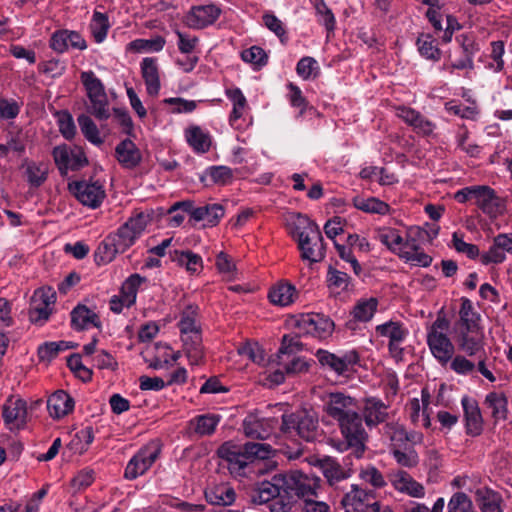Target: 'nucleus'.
I'll return each instance as SVG.
<instances>
[{
  "instance_id": "f257e3e1",
  "label": "nucleus",
  "mask_w": 512,
  "mask_h": 512,
  "mask_svg": "<svg viewBox=\"0 0 512 512\" xmlns=\"http://www.w3.org/2000/svg\"><path fill=\"white\" fill-rule=\"evenodd\" d=\"M320 483L319 477L300 470L277 473L259 483L252 501L267 504L270 512H290L297 498L318 497Z\"/></svg>"
},
{
  "instance_id": "f03ea898",
  "label": "nucleus",
  "mask_w": 512,
  "mask_h": 512,
  "mask_svg": "<svg viewBox=\"0 0 512 512\" xmlns=\"http://www.w3.org/2000/svg\"><path fill=\"white\" fill-rule=\"evenodd\" d=\"M337 425L342 436V440L338 442L337 448L342 452L350 450V453L344 459L345 464H348L347 460L351 456L356 459L362 458L366 450L368 434L364 428L361 414L357 412L337 423Z\"/></svg>"
},
{
  "instance_id": "7ed1b4c3",
  "label": "nucleus",
  "mask_w": 512,
  "mask_h": 512,
  "mask_svg": "<svg viewBox=\"0 0 512 512\" xmlns=\"http://www.w3.org/2000/svg\"><path fill=\"white\" fill-rule=\"evenodd\" d=\"M318 427V417L313 411L302 409L282 415L281 431L290 436H298L307 442L317 438Z\"/></svg>"
},
{
  "instance_id": "20e7f679",
  "label": "nucleus",
  "mask_w": 512,
  "mask_h": 512,
  "mask_svg": "<svg viewBox=\"0 0 512 512\" xmlns=\"http://www.w3.org/2000/svg\"><path fill=\"white\" fill-rule=\"evenodd\" d=\"M449 326V320L439 314L427 331V344L429 349L432 355L442 365L450 362L455 351L452 341L446 334Z\"/></svg>"
},
{
  "instance_id": "39448f33",
  "label": "nucleus",
  "mask_w": 512,
  "mask_h": 512,
  "mask_svg": "<svg viewBox=\"0 0 512 512\" xmlns=\"http://www.w3.org/2000/svg\"><path fill=\"white\" fill-rule=\"evenodd\" d=\"M80 79L91 103L88 112L98 120H107L110 117L109 101L102 81L91 70L81 72Z\"/></svg>"
},
{
  "instance_id": "423d86ee",
  "label": "nucleus",
  "mask_w": 512,
  "mask_h": 512,
  "mask_svg": "<svg viewBox=\"0 0 512 512\" xmlns=\"http://www.w3.org/2000/svg\"><path fill=\"white\" fill-rule=\"evenodd\" d=\"M149 222V215L143 212L130 217L115 233L109 234L118 249L124 253L142 235Z\"/></svg>"
},
{
  "instance_id": "0eeeda50",
  "label": "nucleus",
  "mask_w": 512,
  "mask_h": 512,
  "mask_svg": "<svg viewBox=\"0 0 512 512\" xmlns=\"http://www.w3.org/2000/svg\"><path fill=\"white\" fill-rule=\"evenodd\" d=\"M315 357L323 369L334 372L338 376H347L360 361L359 353L356 350L346 351L338 355L324 349H318Z\"/></svg>"
},
{
  "instance_id": "6e6552de",
  "label": "nucleus",
  "mask_w": 512,
  "mask_h": 512,
  "mask_svg": "<svg viewBox=\"0 0 512 512\" xmlns=\"http://www.w3.org/2000/svg\"><path fill=\"white\" fill-rule=\"evenodd\" d=\"M52 156L61 176H66L69 171H78L88 164L86 154L80 147L59 145L53 148Z\"/></svg>"
},
{
  "instance_id": "1a4fd4ad",
  "label": "nucleus",
  "mask_w": 512,
  "mask_h": 512,
  "mask_svg": "<svg viewBox=\"0 0 512 512\" xmlns=\"http://www.w3.org/2000/svg\"><path fill=\"white\" fill-rule=\"evenodd\" d=\"M324 411L336 423L358 412L355 398L342 392L329 393L324 399Z\"/></svg>"
},
{
  "instance_id": "9d476101",
  "label": "nucleus",
  "mask_w": 512,
  "mask_h": 512,
  "mask_svg": "<svg viewBox=\"0 0 512 512\" xmlns=\"http://www.w3.org/2000/svg\"><path fill=\"white\" fill-rule=\"evenodd\" d=\"M334 326V322L328 316L321 313L302 314L296 320V327L299 333L311 335L319 339L329 337L334 330Z\"/></svg>"
},
{
  "instance_id": "9b49d317",
  "label": "nucleus",
  "mask_w": 512,
  "mask_h": 512,
  "mask_svg": "<svg viewBox=\"0 0 512 512\" xmlns=\"http://www.w3.org/2000/svg\"><path fill=\"white\" fill-rule=\"evenodd\" d=\"M341 503L346 512H377L379 509L375 492L357 485H351V490L344 495Z\"/></svg>"
},
{
  "instance_id": "f8f14e48",
  "label": "nucleus",
  "mask_w": 512,
  "mask_h": 512,
  "mask_svg": "<svg viewBox=\"0 0 512 512\" xmlns=\"http://www.w3.org/2000/svg\"><path fill=\"white\" fill-rule=\"evenodd\" d=\"M68 190L84 206L95 209L101 205L106 194L99 182L73 181Z\"/></svg>"
},
{
  "instance_id": "ddd939ff",
  "label": "nucleus",
  "mask_w": 512,
  "mask_h": 512,
  "mask_svg": "<svg viewBox=\"0 0 512 512\" xmlns=\"http://www.w3.org/2000/svg\"><path fill=\"white\" fill-rule=\"evenodd\" d=\"M55 301L56 293L52 288L37 289L30 303L29 318L31 322L40 325L46 322L52 312L51 306Z\"/></svg>"
},
{
  "instance_id": "4468645a",
  "label": "nucleus",
  "mask_w": 512,
  "mask_h": 512,
  "mask_svg": "<svg viewBox=\"0 0 512 512\" xmlns=\"http://www.w3.org/2000/svg\"><path fill=\"white\" fill-rule=\"evenodd\" d=\"M160 454V449L156 446H146L140 449L128 462L124 477L128 480H134L143 475L154 464Z\"/></svg>"
},
{
  "instance_id": "2eb2a0df",
  "label": "nucleus",
  "mask_w": 512,
  "mask_h": 512,
  "mask_svg": "<svg viewBox=\"0 0 512 512\" xmlns=\"http://www.w3.org/2000/svg\"><path fill=\"white\" fill-rule=\"evenodd\" d=\"M459 350L470 357H482L484 348V333L482 328L452 331Z\"/></svg>"
},
{
  "instance_id": "dca6fc26",
  "label": "nucleus",
  "mask_w": 512,
  "mask_h": 512,
  "mask_svg": "<svg viewBox=\"0 0 512 512\" xmlns=\"http://www.w3.org/2000/svg\"><path fill=\"white\" fill-rule=\"evenodd\" d=\"M475 204L491 220L497 219L506 211V200L487 185L480 186Z\"/></svg>"
},
{
  "instance_id": "f3484780",
  "label": "nucleus",
  "mask_w": 512,
  "mask_h": 512,
  "mask_svg": "<svg viewBox=\"0 0 512 512\" xmlns=\"http://www.w3.org/2000/svg\"><path fill=\"white\" fill-rule=\"evenodd\" d=\"M2 418L10 431L23 429L27 420V403L25 400L9 397L2 406Z\"/></svg>"
},
{
  "instance_id": "a211bd4d",
  "label": "nucleus",
  "mask_w": 512,
  "mask_h": 512,
  "mask_svg": "<svg viewBox=\"0 0 512 512\" xmlns=\"http://www.w3.org/2000/svg\"><path fill=\"white\" fill-rule=\"evenodd\" d=\"M376 333L382 337L389 338L388 350L390 354L397 358L401 357L403 348L400 346L408 335V330L401 322L387 321L376 326Z\"/></svg>"
},
{
  "instance_id": "6ab92c4d",
  "label": "nucleus",
  "mask_w": 512,
  "mask_h": 512,
  "mask_svg": "<svg viewBox=\"0 0 512 512\" xmlns=\"http://www.w3.org/2000/svg\"><path fill=\"white\" fill-rule=\"evenodd\" d=\"M221 9L214 5L193 6L185 16V22L188 27L193 29L206 28L219 18Z\"/></svg>"
},
{
  "instance_id": "aec40b11",
  "label": "nucleus",
  "mask_w": 512,
  "mask_h": 512,
  "mask_svg": "<svg viewBox=\"0 0 512 512\" xmlns=\"http://www.w3.org/2000/svg\"><path fill=\"white\" fill-rule=\"evenodd\" d=\"M389 406L380 398L366 397L363 399L362 418L369 429L385 423L389 418Z\"/></svg>"
},
{
  "instance_id": "412c9836",
  "label": "nucleus",
  "mask_w": 512,
  "mask_h": 512,
  "mask_svg": "<svg viewBox=\"0 0 512 512\" xmlns=\"http://www.w3.org/2000/svg\"><path fill=\"white\" fill-rule=\"evenodd\" d=\"M312 233L306 231L298 232V248L301 251V258L310 262H319L325 257V246L321 231L319 239L311 237Z\"/></svg>"
},
{
  "instance_id": "4be33fe9",
  "label": "nucleus",
  "mask_w": 512,
  "mask_h": 512,
  "mask_svg": "<svg viewBox=\"0 0 512 512\" xmlns=\"http://www.w3.org/2000/svg\"><path fill=\"white\" fill-rule=\"evenodd\" d=\"M461 404L464 412L466 434L472 437L479 436L483 431V418L478 402L469 396H463Z\"/></svg>"
},
{
  "instance_id": "5701e85b",
  "label": "nucleus",
  "mask_w": 512,
  "mask_h": 512,
  "mask_svg": "<svg viewBox=\"0 0 512 512\" xmlns=\"http://www.w3.org/2000/svg\"><path fill=\"white\" fill-rule=\"evenodd\" d=\"M396 115L413 128L420 135L429 136L432 134L435 124L424 117L420 112L406 106H399Z\"/></svg>"
},
{
  "instance_id": "b1692460",
  "label": "nucleus",
  "mask_w": 512,
  "mask_h": 512,
  "mask_svg": "<svg viewBox=\"0 0 512 512\" xmlns=\"http://www.w3.org/2000/svg\"><path fill=\"white\" fill-rule=\"evenodd\" d=\"M462 49V58L451 64V69H474L473 58L480 51V45L471 34H461L456 37Z\"/></svg>"
},
{
  "instance_id": "393cba45",
  "label": "nucleus",
  "mask_w": 512,
  "mask_h": 512,
  "mask_svg": "<svg viewBox=\"0 0 512 512\" xmlns=\"http://www.w3.org/2000/svg\"><path fill=\"white\" fill-rule=\"evenodd\" d=\"M217 455L228 462V469L231 473L244 474L245 456H243L241 445L227 441L218 448Z\"/></svg>"
},
{
  "instance_id": "a878e982",
  "label": "nucleus",
  "mask_w": 512,
  "mask_h": 512,
  "mask_svg": "<svg viewBox=\"0 0 512 512\" xmlns=\"http://www.w3.org/2000/svg\"><path fill=\"white\" fill-rule=\"evenodd\" d=\"M390 481L397 491L406 493L411 497L422 498L425 495L423 485L415 481L406 471L398 470L391 473Z\"/></svg>"
},
{
  "instance_id": "bb28decb",
  "label": "nucleus",
  "mask_w": 512,
  "mask_h": 512,
  "mask_svg": "<svg viewBox=\"0 0 512 512\" xmlns=\"http://www.w3.org/2000/svg\"><path fill=\"white\" fill-rule=\"evenodd\" d=\"M141 75L144 79L147 93L150 96H157L159 94L161 83L159 75V67L157 58L145 57L141 61Z\"/></svg>"
},
{
  "instance_id": "cd10ccee",
  "label": "nucleus",
  "mask_w": 512,
  "mask_h": 512,
  "mask_svg": "<svg viewBox=\"0 0 512 512\" xmlns=\"http://www.w3.org/2000/svg\"><path fill=\"white\" fill-rule=\"evenodd\" d=\"M115 157L120 165L126 169L137 167L142 160L139 148L130 139H124L116 146Z\"/></svg>"
},
{
  "instance_id": "c85d7f7f",
  "label": "nucleus",
  "mask_w": 512,
  "mask_h": 512,
  "mask_svg": "<svg viewBox=\"0 0 512 512\" xmlns=\"http://www.w3.org/2000/svg\"><path fill=\"white\" fill-rule=\"evenodd\" d=\"M74 400L65 391L58 390L47 400V409L54 419H60L73 411Z\"/></svg>"
},
{
  "instance_id": "c756f323",
  "label": "nucleus",
  "mask_w": 512,
  "mask_h": 512,
  "mask_svg": "<svg viewBox=\"0 0 512 512\" xmlns=\"http://www.w3.org/2000/svg\"><path fill=\"white\" fill-rule=\"evenodd\" d=\"M205 499L211 505L230 506L236 500V492L228 483H220L206 488Z\"/></svg>"
},
{
  "instance_id": "7c9ffc66",
  "label": "nucleus",
  "mask_w": 512,
  "mask_h": 512,
  "mask_svg": "<svg viewBox=\"0 0 512 512\" xmlns=\"http://www.w3.org/2000/svg\"><path fill=\"white\" fill-rule=\"evenodd\" d=\"M225 215V208L219 203L206 204L197 207L192 212V220L194 222L205 221L204 227H214L219 224Z\"/></svg>"
},
{
  "instance_id": "2f4dec72",
  "label": "nucleus",
  "mask_w": 512,
  "mask_h": 512,
  "mask_svg": "<svg viewBox=\"0 0 512 512\" xmlns=\"http://www.w3.org/2000/svg\"><path fill=\"white\" fill-rule=\"evenodd\" d=\"M480 315L474 310L472 302L463 297L461 299V307L459 310V319L454 323L453 330H470L481 328Z\"/></svg>"
},
{
  "instance_id": "473e14b6",
  "label": "nucleus",
  "mask_w": 512,
  "mask_h": 512,
  "mask_svg": "<svg viewBox=\"0 0 512 512\" xmlns=\"http://www.w3.org/2000/svg\"><path fill=\"white\" fill-rule=\"evenodd\" d=\"M378 300L376 298L362 299L359 300L354 306L351 315L352 320L346 323V327L354 330L356 328V322H368L372 319L375 312L377 311Z\"/></svg>"
},
{
  "instance_id": "72a5a7b5",
  "label": "nucleus",
  "mask_w": 512,
  "mask_h": 512,
  "mask_svg": "<svg viewBox=\"0 0 512 512\" xmlns=\"http://www.w3.org/2000/svg\"><path fill=\"white\" fill-rule=\"evenodd\" d=\"M183 349L190 365H201L204 361L205 354L202 345L201 333L182 336Z\"/></svg>"
},
{
  "instance_id": "f704fd0d",
  "label": "nucleus",
  "mask_w": 512,
  "mask_h": 512,
  "mask_svg": "<svg viewBox=\"0 0 512 512\" xmlns=\"http://www.w3.org/2000/svg\"><path fill=\"white\" fill-rule=\"evenodd\" d=\"M98 315L85 305H77L71 311V326L77 331L88 329L90 325L98 327Z\"/></svg>"
},
{
  "instance_id": "c9c22d12",
  "label": "nucleus",
  "mask_w": 512,
  "mask_h": 512,
  "mask_svg": "<svg viewBox=\"0 0 512 512\" xmlns=\"http://www.w3.org/2000/svg\"><path fill=\"white\" fill-rule=\"evenodd\" d=\"M199 307L197 305H187L181 313L178 327L182 336L201 333V327L198 321Z\"/></svg>"
},
{
  "instance_id": "e433bc0d",
  "label": "nucleus",
  "mask_w": 512,
  "mask_h": 512,
  "mask_svg": "<svg viewBox=\"0 0 512 512\" xmlns=\"http://www.w3.org/2000/svg\"><path fill=\"white\" fill-rule=\"evenodd\" d=\"M507 404V397L502 392H490L484 400V405L490 410L491 416L496 422L507 419Z\"/></svg>"
},
{
  "instance_id": "4c0bfd02",
  "label": "nucleus",
  "mask_w": 512,
  "mask_h": 512,
  "mask_svg": "<svg viewBox=\"0 0 512 512\" xmlns=\"http://www.w3.org/2000/svg\"><path fill=\"white\" fill-rule=\"evenodd\" d=\"M296 295L294 285L288 282H280L270 289L268 298L275 305L287 306L294 302Z\"/></svg>"
},
{
  "instance_id": "58836bf2",
  "label": "nucleus",
  "mask_w": 512,
  "mask_h": 512,
  "mask_svg": "<svg viewBox=\"0 0 512 512\" xmlns=\"http://www.w3.org/2000/svg\"><path fill=\"white\" fill-rule=\"evenodd\" d=\"M221 420L218 414L208 413L198 415L190 420V427L199 436L212 435Z\"/></svg>"
},
{
  "instance_id": "ea45409f",
  "label": "nucleus",
  "mask_w": 512,
  "mask_h": 512,
  "mask_svg": "<svg viewBox=\"0 0 512 512\" xmlns=\"http://www.w3.org/2000/svg\"><path fill=\"white\" fill-rule=\"evenodd\" d=\"M185 136L188 144L197 153H206L211 146L210 135L204 132L199 126H191L186 129Z\"/></svg>"
},
{
  "instance_id": "a19ab883",
  "label": "nucleus",
  "mask_w": 512,
  "mask_h": 512,
  "mask_svg": "<svg viewBox=\"0 0 512 512\" xmlns=\"http://www.w3.org/2000/svg\"><path fill=\"white\" fill-rule=\"evenodd\" d=\"M323 474L330 485H335L341 480L351 476V470L343 468L334 459L328 457L321 462Z\"/></svg>"
},
{
  "instance_id": "79ce46f5",
  "label": "nucleus",
  "mask_w": 512,
  "mask_h": 512,
  "mask_svg": "<svg viewBox=\"0 0 512 512\" xmlns=\"http://www.w3.org/2000/svg\"><path fill=\"white\" fill-rule=\"evenodd\" d=\"M227 98L233 103V109L229 116V123L235 127L236 122L243 116L247 107V100L243 92L239 88L226 89Z\"/></svg>"
},
{
  "instance_id": "37998d69",
  "label": "nucleus",
  "mask_w": 512,
  "mask_h": 512,
  "mask_svg": "<svg viewBox=\"0 0 512 512\" xmlns=\"http://www.w3.org/2000/svg\"><path fill=\"white\" fill-rule=\"evenodd\" d=\"M242 453L245 456L246 468L249 463L255 460L268 459L273 453V448L266 443L248 442L242 446Z\"/></svg>"
},
{
  "instance_id": "c03bdc74",
  "label": "nucleus",
  "mask_w": 512,
  "mask_h": 512,
  "mask_svg": "<svg viewBox=\"0 0 512 512\" xmlns=\"http://www.w3.org/2000/svg\"><path fill=\"white\" fill-rule=\"evenodd\" d=\"M22 167L25 169L26 180L31 187L38 188L47 180L48 170L44 164L26 159Z\"/></svg>"
},
{
  "instance_id": "a18cd8bd",
  "label": "nucleus",
  "mask_w": 512,
  "mask_h": 512,
  "mask_svg": "<svg viewBox=\"0 0 512 512\" xmlns=\"http://www.w3.org/2000/svg\"><path fill=\"white\" fill-rule=\"evenodd\" d=\"M77 347L76 343L67 341L45 342L38 347V356L42 361H51L62 351Z\"/></svg>"
},
{
  "instance_id": "49530a36",
  "label": "nucleus",
  "mask_w": 512,
  "mask_h": 512,
  "mask_svg": "<svg viewBox=\"0 0 512 512\" xmlns=\"http://www.w3.org/2000/svg\"><path fill=\"white\" fill-rule=\"evenodd\" d=\"M378 240L384 244L393 253H402L403 250V237L399 231L393 228H383L378 231Z\"/></svg>"
},
{
  "instance_id": "de8ad7c7",
  "label": "nucleus",
  "mask_w": 512,
  "mask_h": 512,
  "mask_svg": "<svg viewBox=\"0 0 512 512\" xmlns=\"http://www.w3.org/2000/svg\"><path fill=\"white\" fill-rule=\"evenodd\" d=\"M353 205L355 208L366 213L385 215L389 212V205L375 197H354Z\"/></svg>"
},
{
  "instance_id": "09e8293b",
  "label": "nucleus",
  "mask_w": 512,
  "mask_h": 512,
  "mask_svg": "<svg viewBox=\"0 0 512 512\" xmlns=\"http://www.w3.org/2000/svg\"><path fill=\"white\" fill-rule=\"evenodd\" d=\"M119 253L122 252L113 242V239L108 235L96 249L95 260L98 264H107L110 263Z\"/></svg>"
},
{
  "instance_id": "8fccbe9b",
  "label": "nucleus",
  "mask_w": 512,
  "mask_h": 512,
  "mask_svg": "<svg viewBox=\"0 0 512 512\" xmlns=\"http://www.w3.org/2000/svg\"><path fill=\"white\" fill-rule=\"evenodd\" d=\"M416 44L421 56L433 61L440 60L442 52L430 34H422L418 37Z\"/></svg>"
},
{
  "instance_id": "3c124183",
  "label": "nucleus",
  "mask_w": 512,
  "mask_h": 512,
  "mask_svg": "<svg viewBox=\"0 0 512 512\" xmlns=\"http://www.w3.org/2000/svg\"><path fill=\"white\" fill-rule=\"evenodd\" d=\"M172 260L180 266H184L187 271L196 273L202 269V258L192 251H175Z\"/></svg>"
},
{
  "instance_id": "603ef678",
  "label": "nucleus",
  "mask_w": 512,
  "mask_h": 512,
  "mask_svg": "<svg viewBox=\"0 0 512 512\" xmlns=\"http://www.w3.org/2000/svg\"><path fill=\"white\" fill-rule=\"evenodd\" d=\"M490 54L489 57L492 59V62H489L485 65L488 70H491L495 73H500L504 70L505 62L503 56L505 54V44L502 40L492 41L490 43Z\"/></svg>"
},
{
  "instance_id": "864d4df0",
  "label": "nucleus",
  "mask_w": 512,
  "mask_h": 512,
  "mask_svg": "<svg viewBox=\"0 0 512 512\" xmlns=\"http://www.w3.org/2000/svg\"><path fill=\"white\" fill-rule=\"evenodd\" d=\"M77 121L82 134L89 142L97 146L103 143V139L100 137L98 127L88 115H79Z\"/></svg>"
},
{
  "instance_id": "5fc2aeb1",
  "label": "nucleus",
  "mask_w": 512,
  "mask_h": 512,
  "mask_svg": "<svg viewBox=\"0 0 512 512\" xmlns=\"http://www.w3.org/2000/svg\"><path fill=\"white\" fill-rule=\"evenodd\" d=\"M426 230L419 226H411L407 229L406 239H403V250H420V243L426 240Z\"/></svg>"
},
{
  "instance_id": "6e6d98bb",
  "label": "nucleus",
  "mask_w": 512,
  "mask_h": 512,
  "mask_svg": "<svg viewBox=\"0 0 512 512\" xmlns=\"http://www.w3.org/2000/svg\"><path fill=\"white\" fill-rule=\"evenodd\" d=\"M447 512H477L474 509L472 500L464 492H456L450 498L447 505Z\"/></svg>"
},
{
  "instance_id": "4d7b16f0",
  "label": "nucleus",
  "mask_w": 512,
  "mask_h": 512,
  "mask_svg": "<svg viewBox=\"0 0 512 512\" xmlns=\"http://www.w3.org/2000/svg\"><path fill=\"white\" fill-rule=\"evenodd\" d=\"M502 496L491 489H487L481 496L480 510L482 512H503Z\"/></svg>"
},
{
  "instance_id": "13d9d810",
  "label": "nucleus",
  "mask_w": 512,
  "mask_h": 512,
  "mask_svg": "<svg viewBox=\"0 0 512 512\" xmlns=\"http://www.w3.org/2000/svg\"><path fill=\"white\" fill-rule=\"evenodd\" d=\"M108 29L109 23L106 14L95 11L92 17L91 30L97 43H101L106 38Z\"/></svg>"
},
{
  "instance_id": "bf43d9fd",
  "label": "nucleus",
  "mask_w": 512,
  "mask_h": 512,
  "mask_svg": "<svg viewBox=\"0 0 512 512\" xmlns=\"http://www.w3.org/2000/svg\"><path fill=\"white\" fill-rule=\"evenodd\" d=\"M278 364L284 369L286 375L294 376L305 373L310 368V362L301 357L293 356L290 359L280 360Z\"/></svg>"
},
{
  "instance_id": "052dcab7",
  "label": "nucleus",
  "mask_w": 512,
  "mask_h": 512,
  "mask_svg": "<svg viewBox=\"0 0 512 512\" xmlns=\"http://www.w3.org/2000/svg\"><path fill=\"white\" fill-rule=\"evenodd\" d=\"M243 430L247 437L255 439H265L269 435V432L263 428L262 422L252 415L244 419Z\"/></svg>"
},
{
  "instance_id": "680f3d73",
  "label": "nucleus",
  "mask_w": 512,
  "mask_h": 512,
  "mask_svg": "<svg viewBox=\"0 0 512 512\" xmlns=\"http://www.w3.org/2000/svg\"><path fill=\"white\" fill-rule=\"evenodd\" d=\"M57 117L61 135L67 140L73 139L76 134V126L72 115L68 111L63 110L57 113Z\"/></svg>"
},
{
  "instance_id": "e2e57ef3",
  "label": "nucleus",
  "mask_w": 512,
  "mask_h": 512,
  "mask_svg": "<svg viewBox=\"0 0 512 512\" xmlns=\"http://www.w3.org/2000/svg\"><path fill=\"white\" fill-rule=\"evenodd\" d=\"M241 58L244 62L251 63L257 67L266 65L268 61L266 52L259 46H252L243 50Z\"/></svg>"
},
{
  "instance_id": "0e129e2a",
  "label": "nucleus",
  "mask_w": 512,
  "mask_h": 512,
  "mask_svg": "<svg viewBox=\"0 0 512 512\" xmlns=\"http://www.w3.org/2000/svg\"><path fill=\"white\" fill-rule=\"evenodd\" d=\"M350 281L351 278L347 273L329 266L327 272V282L330 287L344 291L348 289Z\"/></svg>"
},
{
  "instance_id": "69168bd1",
  "label": "nucleus",
  "mask_w": 512,
  "mask_h": 512,
  "mask_svg": "<svg viewBox=\"0 0 512 512\" xmlns=\"http://www.w3.org/2000/svg\"><path fill=\"white\" fill-rule=\"evenodd\" d=\"M287 87L290 91L288 96L290 104L295 108H299L297 118L302 117L309 107L308 101L303 96L301 89L297 85L289 83Z\"/></svg>"
},
{
  "instance_id": "338daca9",
  "label": "nucleus",
  "mask_w": 512,
  "mask_h": 512,
  "mask_svg": "<svg viewBox=\"0 0 512 512\" xmlns=\"http://www.w3.org/2000/svg\"><path fill=\"white\" fill-rule=\"evenodd\" d=\"M297 221L295 223L294 235L298 237L299 231H306L312 233L311 237L319 239V226L312 221L307 215L301 213L296 214Z\"/></svg>"
},
{
  "instance_id": "774afa93",
  "label": "nucleus",
  "mask_w": 512,
  "mask_h": 512,
  "mask_svg": "<svg viewBox=\"0 0 512 512\" xmlns=\"http://www.w3.org/2000/svg\"><path fill=\"white\" fill-rule=\"evenodd\" d=\"M359 476L362 480L371 484L375 488H382L386 485V481L382 473L372 465H368L366 468H363Z\"/></svg>"
}]
</instances>
